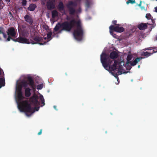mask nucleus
Here are the masks:
<instances>
[{
	"mask_svg": "<svg viewBox=\"0 0 157 157\" xmlns=\"http://www.w3.org/2000/svg\"><path fill=\"white\" fill-rule=\"evenodd\" d=\"M76 25V27L73 32L75 38L78 40H81L84 33V29L81 24L80 21H76L73 19L69 22L65 21L61 23L62 29L59 33L63 30L70 31L71 29Z\"/></svg>",
	"mask_w": 157,
	"mask_h": 157,
	"instance_id": "1",
	"label": "nucleus"
},
{
	"mask_svg": "<svg viewBox=\"0 0 157 157\" xmlns=\"http://www.w3.org/2000/svg\"><path fill=\"white\" fill-rule=\"evenodd\" d=\"M100 59L103 67L106 70L110 69L111 71H114L117 69V65L120 64L118 63L117 61L115 60L114 63L110 66L113 62V60L109 59V55L105 53H102L100 56Z\"/></svg>",
	"mask_w": 157,
	"mask_h": 157,
	"instance_id": "2",
	"label": "nucleus"
},
{
	"mask_svg": "<svg viewBox=\"0 0 157 157\" xmlns=\"http://www.w3.org/2000/svg\"><path fill=\"white\" fill-rule=\"evenodd\" d=\"M28 85L33 90H35L36 88V85L32 77L29 76L27 77L26 81H22L20 84L18 85L17 87L18 92H21L22 87L26 88Z\"/></svg>",
	"mask_w": 157,
	"mask_h": 157,
	"instance_id": "3",
	"label": "nucleus"
},
{
	"mask_svg": "<svg viewBox=\"0 0 157 157\" xmlns=\"http://www.w3.org/2000/svg\"><path fill=\"white\" fill-rule=\"evenodd\" d=\"M17 104L18 108L20 111L25 112L27 116H28L27 113H32L35 112L34 109L31 107L30 104L27 101H22L19 103H18Z\"/></svg>",
	"mask_w": 157,
	"mask_h": 157,
	"instance_id": "4",
	"label": "nucleus"
},
{
	"mask_svg": "<svg viewBox=\"0 0 157 157\" xmlns=\"http://www.w3.org/2000/svg\"><path fill=\"white\" fill-rule=\"evenodd\" d=\"M31 39L29 41L30 44H38L40 45H44L45 44L46 42L44 41V39L42 37H39L37 35V33L36 31H32L31 33Z\"/></svg>",
	"mask_w": 157,
	"mask_h": 157,
	"instance_id": "5",
	"label": "nucleus"
},
{
	"mask_svg": "<svg viewBox=\"0 0 157 157\" xmlns=\"http://www.w3.org/2000/svg\"><path fill=\"white\" fill-rule=\"evenodd\" d=\"M119 26L117 25L114 26L113 25H111L109 27L110 34L112 35L113 37H115L116 35L113 33V31L117 33H121L124 30V28L123 27H119Z\"/></svg>",
	"mask_w": 157,
	"mask_h": 157,
	"instance_id": "6",
	"label": "nucleus"
},
{
	"mask_svg": "<svg viewBox=\"0 0 157 157\" xmlns=\"http://www.w3.org/2000/svg\"><path fill=\"white\" fill-rule=\"evenodd\" d=\"M77 4L75 2L73 1H70L68 3L67 5V7L68 9L69 13L70 15H74L75 13V9L71 6H76Z\"/></svg>",
	"mask_w": 157,
	"mask_h": 157,
	"instance_id": "7",
	"label": "nucleus"
},
{
	"mask_svg": "<svg viewBox=\"0 0 157 157\" xmlns=\"http://www.w3.org/2000/svg\"><path fill=\"white\" fill-rule=\"evenodd\" d=\"M15 42H17L20 43L22 44H30L29 40L26 38L22 36H19L18 38L16 39H12Z\"/></svg>",
	"mask_w": 157,
	"mask_h": 157,
	"instance_id": "8",
	"label": "nucleus"
},
{
	"mask_svg": "<svg viewBox=\"0 0 157 157\" xmlns=\"http://www.w3.org/2000/svg\"><path fill=\"white\" fill-rule=\"evenodd\" d=\"M39 97L38 96L34 94L33 96L30 98V101L35 106L39 105L40 102L38 101Z\"/></svg>",
	"mask_w": 157,
	"mask_h": 157,
	"instance_id": "9",
	"label": "nucleus"
},
{
	"mask_svg": "<svg viewBox=\"0 0 157 157\" xmlns=\"http://www.w3.org/2000/svg\"><path fill=\"white\" fill-rule=\"evenodd\" d=\"M55 0H49L48 1L46 4L47 8L48 10H51L54 9L55 8Z\"/></svg>",
	"mask_w": 157,
	"mask_h": 157,
	"instance_id": "10",
	"label": "nucleus"
},
{
	"mask_svg": "<svg viewBox=\"0 0 157 157\" xmlns=\"http://www.w3.org/2000/svg\"><path fill=\"white\" fill-rule=\"evenodd\" d=\"M16 31L14 27H11L8 29L7 33L8 36L13 37L16 36Z\"/></svg>",
	"mask_w": 157,
	"mask_h": 157,
	"instance_id": "11",
	"label": "nucleus"
},
{
	"mask_svg": "<svg viewBox=\"0 0 157 157\" xmlns=\"http://www.w3.org/2000/svg\"><path fill=\"white\" fill-rule=\"evenodd\" d=\"M21 31V34L22 36L24 37H28L29 34V29L28 28L26 29H18V31L19 32Z\"/></svg>",
	"mask_w": 157,
	"mask_h": 157,
	"instance_id": "12",
	"label": "nucleus"
},
{
	"mask_svg": "<svg viewBox=\"0 0 157 157\" xmlns=\"http://www.w3.org/2000/svg\"><path fill=\"white\" fill-rule=\"evenodd\" d=\"M25 21L28 23L30 25H32L33 23V19L32 17L28 14L26 15L24 17Z\"/></svg>",
	"mask_w": 157,
	"mask_h": 157,
	"instance_id": "13",
	"label": "nucleus"
},
{
	"mask_svg": "<svg viewBox=\"0 0 157 157\" xmlns=\"http://www.w3.org/2000/svg\"><path fill=\"white\" fill-rule=\"evenodd\" d=\"M147 24H148L147 23ZM138 28L140 30H144L147 28V26L146 23H142L139 24L137 26Z\"/></svg>",
	"mask_w": 157,
	"mask_h": 157,
	"instance_id": "14",
	"label": "nucleus"
},
{
	"mask_svg": "<svg viewBox=\"0 0 157 157\" xmlns=\"http://www.w3.org/2000/svg\"><path fill=\"white\" fill-rule=\"evenodd\" d=\"M118 55L117 53L115 51H113L110 53L109 57L110 59V58L111 59H117L118 57Z\"/></svg>",
	"mask_w": 157,
	"mask_h": 157,
	"instance_id": "15",
	"label": "nucleus"
},
{
	"mask_svg": "<svg viewBox=\"0 0 157 157\" xmlns=\"http://www.w3.org/2000/svg\"><path fill=\"white\" fill-rule=\"evenodd\" d=\"M58 9L60 12H62V11H65L64 6L62 2H59L58 6Z\"/></svg>",
	"mask_w": 157,
	"mask_h": 157,
	"instance_id": "16",
	"label": "nucleus"
},
{
	"mask_svg": "<svg viewBox=\"0 0 157 157\" xmlns=\"http://www.w3.org/2000/svg\"><path fill=\"white\" fill-rule=\"evenodd\" d=\"M142 59V57H137L133 61H131L130 63L132 66H134L136 65L137 63L140 61Z\"/></svg>",
	"mask_w": 157,
	"mask_h": 157,
	"instance_id": "17",
	"label": "nucleus"
},
{
	"mask_svg": "<svg viewBox=\"0 0 157 157\" xmlns=\"http://www.w3.org/2000/svg\"><path fill=\"white\" fill-rule=\"evenodd\" d=\"M25 88V95L26 97H29L31 94L30 91L31 89L27 87Z\"/></svg>",
	"mask_w": 157,
	"mask_h": 157,
	"instance_id": "18",
	"label": "nucleus"
},
{
	"mask_svg": "<svg viewBox=\"0 0 157 157\" xmlns=\"http://www.w3.org/2000/svg\"><path fill=\"white\" fill-rule=\"evenodd\" d=\"M118 70H116V71H117V73H118L119 75H121L122 73L126 74L128 72V71L126 72L125 71L123 72H122L123 67L122 65H121L120 64H119L118 65Z\"/></svg>",
	"mask_w": 157,
	"mask_h": 157,
	"instance_id": "19",
	"label": "nucleus"
},
{
	"mask_svg": "<svg viewBox=\"0 0 157 157\" xmlns=\"http://www.w3.org/2000/svg\"><path fill=\"white\" fill-rule=\"evenodd\" d=\"M36 7V4L32 3L30 5L29 7L28 8V10L29 11H33Z\"/></svg>",
	"mask_w": 157,
	"mask_h": 157,
	"instance_id": "20",
	"label": "nucleus"
},
{
	"mask_svg": "<svg viewBox=\"0 0 157 157\" xmlns=\"http://www.w3.org/2000/svg\"><path fill=\"white\" fill-rule=\"evenodd\" d=\"M60 28H61V23L58 22L54 28V30L55 32H57L59 30Z\"/></svg>",
	"mask_w": 157,
	"mask_h": 157,
	"instance_id": "21",
	"label": "nucleus"
},
{
	"mask_svg": "<svg viewBox=\"0 0 157 157\" xmlns=\"http://www.w3.org/2000/svg\"><path fill=\"white\" fill-rule=\"evenodd\" d=\"M58 15V12L56 10H54L52 12V17L53 18L57 17Z\"/></svg>",
	"mask_w": 157,
	"mask_h": 157,
	"instance_id": "22",
	"label": "nucleus"
},
{
	"mask_svg": "<svg viewBox=\"0 0 157 157\" xmlns=\"http://www.w3.org/2000/svg\"><path fill=\"white\" fill-rule=\"evenodd\" d=\"M17 97L19 101L21 100L24 98L22 95V91L18 92Z\"/></svg>",
	"mask_w": 157,
	"mask_h": 157,
	"instance_id": "23",
	"label": "nucleus"
},
{
	"mask_svg": "<svg viewBox=\"0 0 157 157\" xmlns=\"http://www.w3.org/2000/svg\"><path fill=\"white\" fill-rule=\"evenodd\" d=\"M153 54V53H150L147 52H144L142 54V55L144 56H146L147 57L150 56L151 55Z\"/></svg>",
	"mask_w": 157,
	"mask_h": 157,
	"instance_id": "24",
	"label": "nucleus"
},
{
	"mask_svg": "<svg viewBox=\"0 0 157 157\" xmlns=\"http://www.w3.org/2000/svg\"><path fill=\"white\" fill-rule=\"evenodd\" d=\"M132 55H128V56L127 57V63L128 64L130 63L131 62L130 60L132 59Z\"/></svg>",
	"mask_w": 157,
	"mask_h": 157,
	"instance_id": "25",
	"label": "nucleus"
},
{
	"mask_svg": "<svg viewBox=\"0 0 157 157\" xmlns=\"http://www.w3.org/2000/svg\"><path fill=\"white\" fill-rule=\"evenodd\" d=\"M5 80L4 79L2 78H0V89L2 86H4L5 85Z\"/></svg>",
	"mask_w": 157,
	"mask_h": 157,
	"instance_id": "26",
	"label": "nucleus"
},
{
	"mask_svg": "<svg viewBox=\"0 0 157 157\" xmlns=\"http://www.w3.org/2000/svg\"><path fill=\"white\" fill-rule=\"evenodd\" d=\"M40 99L41 101V104H43V105H45L44 99L43 96L41 94H40Z\"/></svg>",
	"mask_w": 157,
	"mask_h": 157,
	"instance_id": "27",
	"label": "nucleus"
},
{
	"mask_svg": "<svg viewBox=\"0 0 157 157\" xmlns=\"http://www.w3.org/2000/svg\"><path fill=\"white\" fill-rule=\"evenodd\" d=\"M112 75L116 78L117 79V80H118L119 79V78L118 77V75H119L118 74V73H117H117H115V71H113V72H111Z\"/></svg>",
	"mask_w": 157,
	"mask_h": 157,
	"instance_id": "28",
	"label": "nucleus"
},
{
	"mask_svg": "<svg viewBox=\"0 0 157 157\" xmlns=\"http://www.w3.org/2000/svg\"><path fill=\"white\" fill-rule=\"evenodd\" d=\"M146 17L148 19H151L152 21H153V20L151 18L152 17L150 13L146 14Z\"/></svg>",
	"mask_w": 157,
	"mask_h": 157,
	"instance_id": "29",
	"label": "nucleus"
},
{
	"mask_svg": "<svg viewBox=\"0 0 157 157\" xmlns=\"http://www.w3.org/2000/svg\"><path fill=\"white\" fill-rule=\"evenodd\" d=\"M135 3V0H128V1L126 2V3L128 4L129 3H131L132 4Z\"/></svg>",
	"mask_w": 157,
	"mask_h": 157,
	"instance_id": "30",
	"label": "nucleus"
},
{
	"mask_svg": "<svg viewBox=\"0 0 157 157\" xmlns=\"http://www.w3.org/2000/svg\"><path fill=\"white\" fill-rule=\"evenodd\" d=\"M43 87V84H42L38 85L37 86V89L38 90L41 89Z\"/></svg>",
	"mask_w": 157,
	"mask_h": 157,
	"instance_id": "31",
	"label": "nucleus"
},
{
	"mask_svg": "<svg viewBox=\"0 0 157 157\" xmlns=\"http://www.w3.org/2000/svg\"><path fill=\"white\" fill-rule=\"evenodd\" d=\"M52 35V33L50 32L48 33L47 34V38L48 39L51 38V36Z\"/></svg>",
	"mask_w": 157,
	"mask_h": 157,
	"instance_id": "32",
	"label": "nucleus"
},
{
	"mask_svg": "<svg viewBox=\"0 0 157 157\" xmlns=\"http://www.w3.org/2000/svg\"><path fill=\"white\" fill-rule=\"evenodd\" d=\"M27 1L26 0H22V5L23 6H25L26 5Z\"/></svg>",
	"mask_w": 157,
	"mask_h": 157,
	"instance_id": "33",
	"label": "nucleus"
},
{
	"mask_svg": "<svg viewBox=\"0 0 157 157\" xmlns=\"http://www.w3.org/2000/svg\"><path fill=\"white\" fill-rule=\"evenodd\" d=\"M151 48H152V49H153V53H156L157 52V48H155V47H151Z\"/></svg>",
	"mask_w": 157,
	"mask_h": 157,
	"instance_id": "34",
	"label": "nucleus"
},
{
	"mask_svg": "<svg viewBox=\"0 0 157 157\" xmlns=\"http://www.w3.org/2000/svg\"><path fill=\"white\" fill-rule=\"evenodd\" d=\"M117 22V21L116 20H113L112 21V23L115 25H117H117L120 26L121 25L120 24H116Z\"/></svg>",
	"mask_w": 157,
	"mask_h": 157,
	"instance_id": "35",
	"label": "nucleus"
},
{
	"mask_svg": "<svg viewBox=\"0 0 157 157\" xmlns=\"http://www.w3.org/2000/svg\"><path fill=\"white\" fill-rule=\"evenodd\" d=\"M86 6L87 8H89L90 6V3L88 1L86 2Z\"/></svg>",
	"mask_w": 157,
	"mask_h": 157,
	"instance_id": "36",
	"label": "nucleus"
},
{
	"mask_svg": "<svg viewBox=\"0 0 157 157\" xmlns=\"http://www.w3.org/2000/svg\"><path fill=\"white\" fill-rule=\"evenodd\" d=\"M26 26L25 25H22L21 26V29H26Z\"/></svg>",
	"mask_w": 157,
	"mask_h": 157,
	"instance_id": "37",
	"label": "nucleus"
},
{
	"mask_svg": "<svg viewBox=\"0 0 157 157\" xmlns=\"http://www.w3.org/2000/svg\"><path fill=\"white\" fill-rule=\"evenodd\" d=\"M12 39V38H11L10 36H8L7 39V41H10V40L11 39H12L13 40V39Z\"/></svg>",
	"mask_w": 157,
	"mask_h": 157,
	"instance_id": "38",
	"label": "nucleus"
},
{
	"mask_svg": "<svg viewBox=\"0 0 157 157\" xmlns=\"http://www.w3.org/2000/svg\"><path fill=\"white\" fill-rule=\"evenodd\" d=\"M39 107H34V109L36 110V111H38L39 110Z\"/></svg>",
	"mask_w": 157,
	"mask_h": 157,
	"instance_id": "39",
	"label": "nucleus"
},
{
	"mask_svg": "<svg viewBox=\"0 0 157 157\" xmlns=\"http://www.w3.org/2000/svg\"><path fill=\"white\" fill-rule=\"evenodd\" d=\"M78 12V13H80L81 12V8H79L77 10Z\"/></svg>",
	"mask_w": 157,
	"mask_h": 157,
	"instance_id": "40",
	"label": "nucleus"
},
{
	"mask_svg": "<svg viewBox=\"0 0 157 157\" xmlns=\"http://www.w3.org/2000/svg\"><path fill=\"white\" fill-rule=\"evenodd\" d=\"M42 129H40V132L38 133V135H41L42 133Z\"/></svg>",
	"mask_w": 157,
	"mask_h": 157,
	"instance_id": "41",
	"label": "nucleus"
},
{
	"mask_svg": "<svg viewBox=\"0 0 157 157\" xmlns=\"http://www.w3.org/2000/svg\"><path fill=\"white\" fill-rule=\"evenodd\" d=\"M9 14L10 16L12 17L13 18V16L11 12H10Z\"/></svg>",
	"mask_w": 157,
	"mask_h": 157,
	"instance_id": "42",
	"label": "nucleus"
},
{
	"mask_svg": "<svg viewBox=\"0 0 157 157\" xmlns=\"http://www.w3.org/2000/svg\"><path fill=\"white\" fill-rule=\"evenodd\" d=\"M42 37V38H43V39H44V40H44V41H43V42H42V43H43V42H46L45 41V40L47 38H46V37H44H44Z\"/></svg>",
	"mask_w": 157,
	"mask_h": 157,
	"instance_id": "43",
	"label": "nucleus"
},
{
	"mask_svg": "<svg viewBox=\"0 0 157 157\" xmlns=\"http://www.w3.org/2000/svg\"><path fill=\"white\" fill-rule=\"evenodd\" d=\"M141 3H142V1H140V4H139L138 5V6H139L140 7L141 6Z\"/></svg>",
	"mask_w": 157,
	"mask_h": 157,
	"instance_id": "44",
	"label": "nucleus"
},
{
	"mask_svg": "<svg viewBox=\"0 0 157 157\" xmlns=\"http://www.w3.org/2000/svg\"><path fill=\"white\" fill-rule=\"evenodd\" d=\"M155 12H157V6L155 7Z\"/></svg>",
	"mask_w": 157,
	"mask_h": 157,
	"instance_id": "45",
	"label": "nucleus"
},
{
	"mask_svg": "<svg viewBox=\"0 0 157 157\" xmlns=\"http://www.w3.org/2000/svg\"><path fill=\"white\" fill-rule=\"evenodd\" d=\"M145 50H150V49H150V48H146L145 49H144Z\"/></svg>",
	"mask_w": 157,
	"mask_h": 157,
	"instance_id": "46",
	"label": "nucleus"
},
{
	"mask_svg": "<svg viewBox=\"0 0 157 157\" xmlns=\"http://www.w3.org/2000/svg\"><path fill=\"white\" fill-rule=\"evenodd\" d=\"M54 108L55 109H56V106H55V105H54Z\"/></svg>",
	"mask_w": 157,
	"mask_h": 157,
	"instance_id": "47",
	"label": "nucleus"
},
{
	"mask_svg": "<svg viewBox=\"0 0 157 157\" xmlns=\"http://www.w3.org/2000/svg\"><path fill=\"white\" fill-rule=\"evenodd\" d=\"M140 65H139L138 66V68H140Z\"/></svg>",
	"mask_w": 157,
	"mask_h": 157,
	"instance_id": "48",
	"label": "nucleus"
},
{
	"mask_svg": "<svg viewBox=\"0 0 157 157\" xmlns=\"http://www.w3.org/2000/svg\"><path fill=\"white\" fill-rule=\"evenodd\" d=\"M67 20H69V18H68V17H67Z\"/></svg>",
	"mask_w": 157,
	"mask_h": 157,
	"instance_id": "49",
	"label": "nucleus"
},
{
	"mask_svg": "<svg viewBox=\"0 0 157 157\" xmlns=\"http://www.w3.org/2000/svg\"><path fill=\"white\" fill-rule=\"evenodd\" d=\"M131 69V68L130 67L129 68V69H128L127 68V70H130V69Z\"/></svg>",
	"mask_w": 157,
	"mask_h": 157,
	"instance_id": "50",
	"label": "nucleus"
},
{
	"mask_svg": "<svg viewBox=\"0 0 157 157\" xmlns=\"http://www.w3.org/2000/svg\"><path fill=\"white\" fill-rule=\"evenodd\" d=\"M156 40H157V35L156 36Z\"/></svg>",
	"mask_w": 157,
	"mask_h": 157,
	"instance_id": "51",
	"label": "nucleus"
},
{
	"mask_svg": "<svg viewBox=\"0 0 157 157\" xmlns=\"http://www.w3.org/2000/svg\"><path fill=\"white\" fill-rule=\"evenodd\" d=\"M33 1H37L38 0H33Z\"/></svg>",
	"mask_w": 157,
	"mask_h": 157,
	"instance_id": "52",
	"label": "nucleus"
},
{
	"mask_svg": "<svg viewBox=\"0 0 157 157\" xmlns=\"http://www.w3.org/2000/svg\"><path fill=\"white\" fill-rule=\"evenodd\" d=\"M65 74H66V75H67V73H66Z\"/></svg>",
	"mask_w": 157,
	"mask_h": 157,
	"instance_id": "53",
	"label": "nucleus"
},
{
	"mask_svg": "<svg viewBox=\"0 0 157 157\" xmlns=\"http://www.w3.org/2000/svg\"><path fill=\"white\" fill-rule=\"evenodd\" d=\"M48 40L47 42H48V41H49V40Z\"/></svg>",
	"mask_w": 157,
	"mask_h": 157,
	"instance_id": "54",
	"label": "nucleus"
},
{
	"mask_svg": "<svg viewBox=\"0 0 157 157\" xmlns=\"http://www.w3.org/2000/svg\"><path fill=\"white\" fill-rule=\"evenodd\" d=\"M2 1V0H0V2Z\"/></svg>",
	"mask_w": 157,
	"mask_h": 157,
	"instance_id": "55",
	"label": "nucleus"
}]
</instances>
